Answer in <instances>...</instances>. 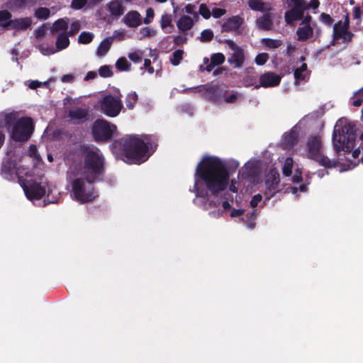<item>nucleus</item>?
I'll list each match as a JSON object with an SVG mask.
<instances>
[{
    "instance_id": "obj_1",
    "label": "nucleus",
    "mask_w": 363,
    "mask_h": 363,
    "mask_svg": "<svg viewBox=\"0 0 363 363\" xmlns=\"http://www.w3.org/2000/svg\"><path fill=\"white\" fill-rule=\"evenodd\" d=\"M229 179L225 164L218 157H206L196 166L194 191L196 197L206 199L208 192L216 196L227 188Z\"/></svg>"
},
{
    "instance_id": "obj_2",
    "label": "nucleus",
    "mask_w": 363,
    "mask_h": 363,
    "mask_svg": "<svg viewBox=\"0 0 363 363\" xmlns=\"http://www.w3.org/2000/svg\"><path fill=\"white\" fill-rule=\"evenodd\" d=\"M158 147V137L154 134H131L114 140L111 148L114 154L123 157L128 164L146 162Z\"/></svg>"
},
{
    "instance_id": "obj_3",
    "label": "nucleus",
    "mask_w": 363,
    "mask_h": 363,
    "mask_svg": "<svg viewBox=\"0 0 363 363\" xmlns=\"http://www.w3.org/2000/svg\"><path fill=\"white\" fill-rule=\"evenodd\" d=\"M80 150L84 155V173L90 182L101 181L104 173V158L100 150L94 146L83 145Z\"/></svg>"
},
{
    "instance_id": "obj_4",
    "label": "nucleus",
    "mask_w": 363,
    "mask_h": 363,
    "mask_svg": "<svg viewBox=\"0 0 363 363\" xmlns=\"http://www.w3.org/2000/svg\"><path fill=\"white\" fill-rule=\"evenodd\" d=\"M356 132L354 125L350 123L342 125L339 120L333 133V145L337 153L344 151L350 152L355 146Z\"/></svg>"
},
{
    "instance_id": "obj_5",
    "label": "nucleus",
    "mask_w": 363,
    "mask_h": 363,
    "mask_svg": "<svg viewBox=\"0 0 363 363\" xmlns=\"http://www.w3.org/2000/svg\"><path fill=\"white\" fill-rule=\"evenodd\" d=\"M94 182H90L84 178H77L72 182V193L76 201L87 203L98 196L93 186Z\"/></svg>"
},
{
    "instance_id": "obj_6",
    "label": "nucleus",
    "mask_w": 363,
    "mask_h": 363,
    "mask_svg": "<svg viewBox=\"0 0 363 363\" xmlns=\"http://www.w3.org/2000/svg\"><path fill=\"white\" fill-rule=\"evenodd\" d=\"M116 130V126L104 119L96 120L91 126V134L96 143L108 142Z\"/></svg>"
},
{
    "instance_id": "obj_7",
    "label": "nucleus",
    "mask_w": 363,
    "mask_h": 363,
    "mask_svg": "<svg viewBox=\"0 0 363 363\" xmlns=\"http://www.w3.org/2000/svg\"><path fill=\"white\" fill-rule=\"evenodd\" d=\"M34 130L33 121L30 117H22L13 125L11 138L16 142L27 141Z\"/></svg>"
},
{
    "instance_id": "obj_8",
    "label": "nucleus",
    "mask_w": 363,
    "mask_h": 363,
    "mask_svg": "<svg viewBox=\"0 0 363 363\" xmlns=\"http://www.w3.org/2000/svg\"><path fill=\"white\" fill-rule=\"evenodd\" d=\"M286 4L290 9L284 13L285 22L288 25L294 26L296 21L303 17V13L306 11V0H286Z\"/></svg>"
},
{
    "instance_id": "obj_9",
    "label": "nucleus",
    "mask_w": 363,
    "mask_h": 363,
    "mask_svg": "<svg viewBox=\"0 0 363 363\" xmlns=\"http://www.w3.org/2000/svg\"><path fill=\"white\" fill-rule=\"evenodd\" d=\"M122 106L120 99L110 94L105 96L100 101L101 110L109 117L118 116L122 108Z\"/></svg>"
},
{
    "instance_id": "obj_10",
    "label": "nucleus",
    "mask_w": 363,
    "mask_h": 363,
    "mask_svg": "<svg viewBox=\"0 0 363 363\" xmlns=\"http://www.w3.org/2000/svg\"><path fill=\"white\" fill-rule=\"evenodd\" d=\"M225 43L228 45L229 48L233 51L228 57V64L234 69H240L242 67L245 61L244 50L232 40H227Z\"/></svg>"
},
{
    "instance_id": "obj_11",
    "label": "nucleus",
    "mask_w": 363,
    "mask_h": 363,
    "mask_svg": "<svg viewBox=\"0 0 363 363\" xmlns=\"http://www.w3.org/2000/svg\"><path fill=\"white\" fill-rule=\"evenodd\" d=\"M354 33L349 30V28L342 26V21H340L334 24L333 32V40L331 45L338 43L340 40H342V43H349L352 41Z\"/></svg>"
},
{
    "instance_id": "obj_12",
    "label": "nucleus",
    "mask_w": 363,
    "mask_h": 363,
    "mask_svg": "<svg viewBox=\"0 0 363 363\" xmlns=\"http://www.w3.org/2000/svg\"><path fill=\"white\" fill-rule=\"evenodd\" d=\"M279 172L277 170L271 169L265 180L266 190L264 194L267 200H269L279 191Z\"/></svg>"
},
{
    "instance_id": "obj_13",
    "label": "nucleus",
    "mask_w": 363,
    "mask_h": 363,
    "mask_svg": "<svg viewBox=\"0 0 363 363\" xmlns=\"http://www.w3.org/2000/svg\"><path fill=\"white\" fill-rule=\"evenodd\" d=\"M67 117L68 121L74 125H82L89 121V110L88 108L77 107L69 110Z\"/></svg>"
},
{
    "instance_id": "obj_14",
    "label": "nucleus",
    "mask_w": 363,
    "mask_h": 363,
    "mask_svg": "<svg viewBox=\"0 0 363 363\" xmlns=\"http://www.w3.org/2000/svg\"><path fill=\"white\" fill-rule=\"evenodd\" d=\"M205 98L213 103L219 104L223 101L228 91L223 89L220 85L206 86Z\"/></svg>"
},
{
    "instance_id": "obj_15",
    "label": "nucleus",
    "mask_w": 363,
    "mask_h": 363,
    "mask_svg": "<svg viewBox=\"0 0 363 363\" xmlns=\"http://www.w3.org/2000/svg\"><path fill=\"white\" fill-rule=\"evenodd\" d=\"M25 194L28 199L33 200H39L43 198L45 193V186L41 185L40 183L33 182L24 188Z\"/></svg>"
},
{
    "instance_id": "obj_16",
    "label": "nucleus",
    "mask_w": 363,
    "mask_h": 363,
    "mask_svg": "<svg viewBox=\"0 0 363 363\" xmlns=\"http://www.w3.org/2000/svg\"><path fill=\"white\" fill-rule=\"evenodd\" d=\"M280 82L281 77L273 72H264L259 77V86L264 88L277 86Z\"/></svg>"
},
{
    "instance_id": "obj_17",
    "label": "nucleus",
    "mask_w": 363,
    "mask_h": 363,
    "mask_svg": "<svg viewBox=\"0 0 363 363\" xmlns=\"http://www.w3.org/2000/svg\"><path fill=\"white\" fill-rule=\"evenodd\" d=\"M244 19L240 16H233L226 19L221 25V32H238Z\"/></svg>"
},
{
    "instance_id": "obj_18",
    "label": "nucleus",
    "mask_w": 363,
    "mask_h": 363,
    "mask_svg": "<svg viewBox=\"0 0 363 363\" xmlns=\"http://www.w3.org/2000/svg\"><path fill=\"white\" fill-rule=\"evenodd\" d=\"M239 174L243 179L252 182L259 176V169L257 165L254 163H247L244 165Z\"/></svg>"
},
{
    "instance_id": "obj_19",
    "label": "nucleus",
    "mask_w": 363,
    "mask_h": 363,
    "mask_svg": "<svg viewBox=\"0 0 363 363\" xmlns=\"http://www.w3.org/2000/svg\"><path fill=\"white\" fill-rule=\"evenodd\" d=\"M298 131L296 126H294L289 132L284 134L281 140V147L284 150L291 149L297 142Z\"/></svg>"
},
{
    "instance_id": "obj_20",
    "label": "nucleus",
    "mask_w": 363,
    "mask_h": 363,
    "mask_svg": "<svg viewBox=\"0 0 363 363\" xmlns=\"http://www.w3.org/2000/svg\"><path fill=\"white\" fill-rule=\"evenodd\" d=\"M255 24L259 30H272L274 28L273 14L270 11L264 12L256 19Z\"/></svg>"
},
{
    "instance_id": "obj_21",
    "label": "nucleus",
    "mask_w": 363,
    "mask_h": 363,
    "mask_svg": "<svg viewBox=\"0 0 363 363\" xmlns=\"http://www.w3.org/2000/svg\"><path fill=\"white\" fill-rule=\"evenodd\" d=\"M308 155L312 159L318 158L321 154V140L319 137H313L307 143Z\"/></svg>"
},
{
    "instance_id": "obj_22",
    "label": "nucleus",
    "mask_w": 363,
    "mask_h": 363,
    "mask_svg": "<svg viewBox=\"0 0 363 363\" xmlns=\"http://www.w3.org/2000/svg\"><path fill=\"white\" fill-rule=\"evenodd\" d=\"M316 23L312 25H300L297 28L296 34L297 35V40L300 42H306L313 36L315 26Z\"/></svg>"
},
{
    "instance_id": "obj_23",
    "label": "nucleus",
    "mask_w": 363,
    "mask_h": 363,
    "mask_svg": "<svg viewBox=\"0 0 363 363\" xmlns=\"http://www.w3.org/2000/svg\"><path fill=\"white\" fill-rule=\"evenodd\" d=\"M123 22L129 28H137L142 23L141 16L137 11H128L123 17Z\"/></svg>"
},
{
    "instance_id": "obj_24",
    "label": "nucleus",
    "mask_w": 363,
    "mask_h": 363,
    "mask_svg": "<svg viewBox=\"0 0 363 363\" xmlns=\"http://www.w3.org/2000/svg\"><path fill=\"white\" fill-rule=\"evenodd\" d=\"M225 55L221 52L214 53L211 56L210 64L203 68V65L200 67V70H206L207 72H211L216 66L222 65L225 62Z\"/></svg>"
},
{
    "instance_id": "obj_25",
    "label": "nucleus",
    "mask_w": 363,
    "mask_h": 363,
    "mask_svg": "<svg viewBox=\"0 0 363 363\" xmlns=\"http://www.w3.org/2000/svg\"><path fill=\"white\" fill-rule=\"evenodd\" d=\"M10 28L17 30H26L32 23L31 19L28 17L13 19L11 21Z\"/></svg>"
},
{
    "instance_id": "obj_26",
    "label": "nucleus",
    "mask_w": 363,
    "mask_h": 363,
    "mask_svg": "<svg viewBox=\"0 0 363 363\" xmlns=\"http://www.w3.org/2000/svg\"><path fill=\"white\" fill-rule=\"evenodd\" d=\"M107 9L112 16L118 17L123 14L124 6L122 5L121 0H111L109 4H107Z\"/></svg>"
},
{
    "instance_id": "obj_27",
    "label": "nucleus",
    "mask_w": 363,
    "mask_h": 363,
    "mask_svg": "<svg viewBox=\"0 0 363 363\" xmlns=\"http://www.w3.org/2000/svg\"><path fill=\"white\" fill-rule=\"evenodd\" d=\"M68 28L69 19L67 18H59L52 23L50 28V32L52 34L57 33L60 31L66 32Z\"/></svg>"
},
{
    "instance_id": "obj_28",
    "label": "nucleus",
    "mask_w": 363,
    "mask_h": 363,
    "mask_svg": "<svg viewBox=\"0 0 363 363\" xmlns=\"http://www.w3.org/2000/svg\"><path fill=\"white\" fill-rule=\"evenodd\" d=\"M247 4L250 9L253 11L264 13L272 10V8L269 4L261 0H249Z\"/></svg>"
},
{
    "instance_id": "obj_29",
    "label": "nucleus",
    "mask_w": 363,
    "mask_h": 363,
    "mask_svg": "<svg viewBox=\"0 0 363 363\" xmlns=\"http://www.w3.org/2000/svg\"><path fill=\"white\" fill-rule=\"evenodd\" d=\"M177 26L179 30L185 32L193 27L194 21L190 16L184 15L178 20Z\"/></svg>"
},
{
    "instance_id": "obj_30",
    "label": "nucleus",
    "mask_w": 363,
    "mask_h": 363,
    "mask_svg": "<svg viewBox=\"0 0 363 363\" xmlns=\"http://www.w3.org/2000/svg\"><path fill=\"white\" fill-rule=\"evenodd\" d=\"M69 36L65 32H61L57 35L55 46L58 51L65 50L69 45Z\"/></svg>"
},
{
    "instance_id": "obj_31",
    "label": "nucleus",
    "mask_w": 363,
    "mask_h": 363,
    "mask_svg": "<svg viewBox=\"0 0 363 363\" xmlns=\"http://www.w3.org/2000/svg\"><path fill=\"white\" fill-rule=\"evenodd\" d=\"M112 38H106L103 40L99 45L96 50L98 56H104L110 50L112 45Z\"/></svg>"
},
{
    "instance_id": "obj_32",
    "label": "nucleus",
    "mask_w": 363,
    "mask_h": 363,
    "mask_svg": "<svg viewBox=\"0 0 363 363\" xmlns=\"http://www.w3.org/2000/svg\"><path fill=\"white\" fill-rule=\"evenodd\" d=\"M314 160L318 162L320 165L326 168L335 167L338 164L337 160H330L328 157L323 155L322 153L318 155V158H315Z\"/></svg>"
},
{
    "instance_id": "obj_33",
    "label": "nucleus",
    "mask_w": 363,
    "mask_h": 363,
    "mask_svg": "<svg viewBox=\"0 0 363 363\" xmlns=\"http://www.w3.org/2000/svg\"><path fill=\"white\" fill-rule=\"evenodd\" d=\"M12 14L7 10L0 11V27L10 28Z\"/></svg>"
},
{
    "instance_id": "obj_34",
    "label": "nucleus",
    "mask_w": 363,
    "mask_h": 363,
    "mask_svg": "<svg viewBox=\"0 0 363 363\" xmlns=\"http://www.w3.org/2000/svg\"><path fill=\"white\" fill-rule=\"evenodd\" d=\"M308 66L306 63H303L300 67L296 68L294 72L296 83L304 81L306 77V74H303L307 71Z\"/></svg>"
},
{
    "instance_id": "obj_35",
    "label": "nucleus",
    "mask_w": 363,
    "mask_h": 363,
    "mask_svg": "<svg viewBox=\"0 0 363 363\" xmlns=\"http://www.w3.org/2000/svg\"><path fill=\"white\" fill-rule=\"evenodd\" d=\"M262 43L264 47L276 49L282 45V40L279 39L263 38Z\"/></svg>"
},
{
    "instance_id": "obj_36",
    "label": "nucleus",
    "mask_w": 363,
    "mask_h": 363,
    "mask_svg": "<svg viewBox=\"0 0 363 363\" xmlns=\"http://www.w3.org/2000/svg\"><path fill=\"white\" fill-rule=\"evenodd\" d=\"M116 67L119 71H129L131 65L125 57H122L116 61Z\"/></svg>"
},
{
    "instance_id": "obj_37",
    "label": "nucleus",
    "mask_w": 363,
    "mask_h": 363,
    "mask_svg": "<svg viewBox=\"0 0 363 363\" xmlns=\"http://www.w3.org/2000/svg\"><path fill=\"white\" fill-rule=\"evenodd\" d=\"M35 16L40 20H46L50 16V11L46 7H39L35 11Z\"/></svg>"
},
{
    "instance_id": "obj_38",
    "label": "nucleus",
    "mask_w": 363,
    "mask_h": 363,
    "mask_svg": "<svg viewBox=\"0 0 363 363\" xmlns=\"http://www.w3.org/2000/svg\"><path fill=\"white\" fill-rule=\"evenodd\" d=\"M184 51L182 50H175L170 56V62L174 66H177L180 64L183 59Z\"/></svg>"
},
{
    "instance_id": "obj_39",
    "label": "nucleus",
    "mask_w": 363,
    "mask_h": 363,
    "mask_svg": "<svg viewBox=\"0 0 363 363\" xmlns=\"http://www.w3.org/2000/svg\"><path fill=\"white\" fill-rule=\"evenodd\" d=\"M138 99V94L135 92L129 93L125 98V105L128 109H133L135 107Z\"/></svg>"
},
{
    "instance_id": "obj_40",
    "label": "nucleus",
    "mask_w": 363,
    "mask_h": 363,
    "mask_svg": "<svg viewBox=\"0 0 363 363\" xmlns=\"http://www.w3.org/2000/svg\"><path fill=\"white\" fill-rule=\"evenodd\" d=\"M94 38V35L91 33L84 31L80 33L78 37V43L80 44H89Z\"/></svg>"
},
{
    "instance_id": "obj_41",
    "label": "nucleus",
    "mask_w": 363,
    "mask_h": 363,
    "mask_svg": "<svg viewBox=\"0 0 363 363\" xmlns=\"http://www.w3.org/2000/svg\"><path fill=\"white\" fill-rule=\"evenodd\" d=\"M99 74L104 78H108L113 76V72L110 65H103L99 69Z\"/></svg>"
},
{
    "instance_id": "obj_42",
    "label": "nucleus",
    "mask_w": 363,
    "mask_h": 363,
    "mask_svg": "<svg viewBox=\"0 0 363 363\" xmlns=\"http://www.w3.org/2000/svg\"><path fill=\"white\" fill-rule=\"evenodd\" d=\"M199 38L201 42H210L213 38V32L211 29L203 30Z\"/></svg>"
},
{
    "instance_id": "obj_43",
    "label": "nucleus",
    "mask_w": 363,
    "mask_h": 363,
    "mask_svg": "<svg viewBox=\"0 0 363 363\" xmlns=\"http://www.w3.org/2000/svg\"><path fill=\"white\" fill-rule=\"evenodd\" d=\"M199 13L205 19L210 18L211 12L205 4H201L199 6Z\"/></svg>"
},
{
    "instance_id": "obj_44",
    "label": "nucleus",
    "mask_w": 363,
    "mask_h": 363,
    "mask_svg": "<svg viewBox=\"0 0 363 363\" xmlns=\"http://www.w3.org/2000/svg\"><path fill=\"white\" fill-rule=\"evenodd\" d=\"M269 60V55L266 52L258 54L255 59V62L257 65H264Z\"/></svg>"
},
{
    "instance_id": "obj_45",
    "label": "nucleus",
    "mask_w": 363,
    "mask_h": 363,
    "mask_svg": "<svg viewBox=\"0 0 363 363\" xmlns=\"http://www.w3.org/2000/svg\"><path fill=\"white\" fill-rule=\"evenodd\" d=\"M283 174L289 177L291 174L292 172V160L291 158L286 159L285 164L283 167Z\"/></svg>"
},
{
    "instance_id": "obj_46",
    "label": "nucleus",
    "mask_w": 363,
    "mask_h": 363,
    "mask_svg": "<svg viewBox=\"0 0 363 363\" xmlns=\"http://www.w3.org/2000/svg\"><path fill=\"white\" fill-rule=\"evenodd\" d=\"M129 59L135 63L140 62L143 59L141 51H135L128 54Z\"/></svg>"
},
{
    "instance_id": "obj_47",
    "label": "nucleus",
    "mask_w": 363,
    "mask_h": 363,
    "mask_svg": "<svg viewBox=\"0 0 363 363\" xmlns=\"http://www.w3.org/2000/svg\"><path fill=\"white\" fill-rule=\"evenodd\" d=\"M172 20L171 16L167 14L162 15L160 21V25L162 28H165L172 26Z\"/></svg>"
},
{
    "instance_id": "obj_48",
    "label": "nucleus",
    "mask_w": 363,
    "mask_h": 363,
    "mask_svg": "<svg viewBox=\"0 0 363 363\" xmlns=\"http://www.w3.org/2000/svg\"><path fill=\"white\" fill-rule=\"evenodd\" d=\"M26 0H12L10 3L11 9H22L26 7Z\"/></svg>"
},
{
    "instance_id": "obj_49",
    "label": "nucleus",
    "mask_w": 363,
    "mask_h": 363,
    "mask_svg": "<svg viewBox=\"0 0 363 363\" xmlns=\"http://www.w3.org/2000/svg\"><path fill=\"white\" fill-rule=\"evenodd\" d=\"M79 29H80V25H79V22L75 21L71 24L69 30H67L66 32H65V33H67L69 37L73 36L77 33H78Z\"/></svg>"
},
{
    "instance_id": "obj_50",
    "label": "nucleus",
    "mask_w": 363,
    "mask_h": 363,
    "mask_svg": "<svg viewBox=\"0 0 363 363\" xmlns=\"http://www.w3.org/2000/svg\"><path fill=\"white\" fill-rule=\"evenodd\" d=\"M187 41V38L185 34L179 35L174 37V43L177 46H180L185 44Z\"/></svg>"
},
{
    "instance_id": "obj_51",
    "label": "nucleus",
    "mask_w": 363,
    "mask_h": 363,
    "mask_svg": "<svg viewBox=\"0 0 363 363\" xmlns=\"http://www.w3.org/2000/svg\"><path fill=\"white\" fill-rule=\"evenodd\" d=\"M320 21L327 25L330 26L333 23V18L328 13H322L320 16Z\"/></svg>"
},
{
    "instance_id": "obj_52",
    "label": "nucleus",
    "mask_w": 363,
    "mask_h": 363,
    "mask_svg": "<svg viewBox=\"0 0 363 363\" xmlns=\"http://www.w3.org/2000/svg\"><path fill=\"white\" fill-rule=\"evenodd\" d=\"M13 169L11 164L9 162L4 163L1 167V173L6 176H10L12 174Z\"/></svg>"
},
{
    "instance_id": "obj_53",
    "label": "nucleus",
    "mask_w": 363,
    "mask_h": 363,
    "mask_svg": "<svg viewBox=\"0 0 363 363\" xmlns=\"http://www.w3.org/2000/svg\"><path fill=\"white\" fill-rule=\"evenodd\" d=\"M87 0H72L71 4V7L74 9H82L86 4Z\"/></svg>"
},
{
    "instance_id": "obj_54",
    "label": "nucleus",
    "mask_w": 363,
    "mask_h": 363,
    "mask_svg": "<svg viewBox=\"0 0 363 363\" xmlns=\"http://www.w3.org/2000/svg\"><path fill=\"white\" fill-rule=\"evenodd\" d=\"M226 13L225 9L220 8H213L211 15L215 18H219Z\"/></svg>"
},
{
    "instance_id": "obj_55",
    "label": "nucleus",
    "mask_w": 363,
    "mask_h": 363,
    "mask_svg": "<svg viewBox=\"0 0 363 363\" xmlns=\"http://www.w3.org/2000/svg\"><path fill=\"white\" fill-rule=\"evenodd\" d=\"M140 33L143 38H147L155 35V31L149 27H144L140 29Z\"/></svg>"
},
{
    "instance_id": "obj_56",
    "label": "nucleus",
    "mask_w": 363,
    "mask_h": 363,
    "mask_svg": "<svg viewBox=\"0 0 363 363\" xmlns=\"http://www.w3.org/2000/svg\"><path fill=\"white\" fill-rule=\"evenodd\" d=\"M262 196L260 194H257L254 195L250 202V206L252 208H255L257 206L258 203L262 201Z\"/></svg>"
},
{
    "instance_id": "obj_57",
    "label": "nucleus",
    "mask_w": 363,
    "mask_h": 363,
    "mask_svg": "<svg viewBox=\"0 0 363 363\" xmlns=\"http://www.w3.org/2000/svg\"><path fill=\"white\" fill-rule=\"evenodd\" d=\"M301 22L300 25H312L314 23L313 21V18L310 14H303V17L301 19Z\"/></svg>"
},
{
    "instance_id": "obj_58",
    "label": "nucleus",
    "mask_w": 363,
    "mask_h": 363,
    "mask_svg": "<svg viewBox=\"0 0 363 363\" xmlns=\"http://www.w3.org/2000/svg\"><path fill=\"white\" fill-rule=\"evenodd\" d=\"M75 77L72 74H64L61 77V81L63 83H72L74 81Z\"/></svg>"
},
{
    "instance_id": "obj_59",
    "label": "nucleus",
    "mask_w": 363,
    "mask_h": 363,
    "mask_svg": "<svg viewBox=\"0 0 363 363\" xmlns=\"http://www.w3.org/2000/svg\"><path fill=\"white\" fill-rule=\"evenodd\" d=\"M319 5L320 2L318 0H311L308 4L306 3V10L309 9H316Z\"/></svg>"
},
{
    "instance_id": "obj_60",
    "label": "nucleus",
    "mask_w": 363,
    "mask_h": 363,
    "mask_svg": "<svg viewBox=\"0 0 363 363\" xmlns=\"http://www.w3.org/2000/svg\"><path fill=\"white\" fill-rule=\"evenodd\" d=\"M236 99H237V94H232L229 96H226V95H225L224 99H223V101H224L225 102H226L228 104H232V103H235Z\"/></svg>"
},
{
    "instance_id": "obj_61",
    "label": "nucleus",
    "mask_w": 363,
    "mask_h": 363,
    "mask_svg": "<svg viewBox=\"0 0 363 363\" xmlns=\"http://www.w3.org/2000/svg\"><path fill=\"white\" fill-rule=\"evenodd\" d=\"M144 67L148 71V72H154V68L151 66V60L150 59H145Z\"/></svg>"
},
{
    "instance_id": "obj_62",
    "label": "nucleus",
    "mask_w": 363,
    "mask_h": 363,
    "mask_svg": "<svg viewBox=\"0 0 363 363\" xmlns=\"http://www.w3.org/2000/svg\"><path fill=\"white\" fill-rule=\"evenodd\" d=\"M244 210L243 209H233L231 212H230V216L232 218H235V217H238V216H242V214H244Z\"/></svg>"
},
{
    "instance_id": "obj_63",
    "label": "nucleus",
    "mask_w": 363,
    "mask_h": 363,
    "mask_svg": "<svg viewBox=\"0 0 363 363\" xmlns=\"http://www.w3.org/2000/svg\"><path fill=\"white\" fill-rule=\"evenodd\" d=\"M185 11L187 13H189V14H192L194 13V16H198L197 13H194V10L195 9V6L194 5H192V4H187L186 6H185Z\"/></svg>"
},
{
    "instance_id": "obj_64",
    "label": "nucleus",
    "mask_w": 363,
    "mask_h": 363,
    "mask_svg": "<svg viewBox=\"0 0 363 363\" xmlns=\"http://www.w3.org/2000/svg\"><path fill=\"white\" fill-rule=\"evenodd\" d=\"M361 15H362V11H361L360 8L359 6H355L354 8V11H353L354 18L360 20Z\"/></svg>"
}]
</instances>
